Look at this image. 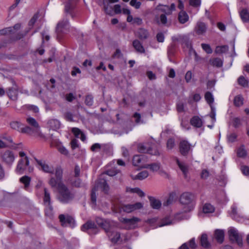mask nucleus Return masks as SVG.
<instances>
[{
	"mask_svg": "<svg viewBox=\"0 0 249 249\" xmlns=\"http://www.w3.org/2000/svg\"><path fill=\"white\" fill-rule=\"evenodd\" d=\"M71 131L76 138H80L83 142L86 141V137L80 129L77 127H73L71 129Z\"/></svg>",
	"mask_w": 249,
	"mask_h": 249,
	"instance_id": "27",
	"label": "nucleus"
},
{
	"mask_svg": "<svg viewBox=\"0 0 249 249\" xmlns=\"http://www.w3.org/2000/svg\"><path fill=\"white\" fill-rule=\"evenodd\" d=\"M37 18L38 15L36 14H35L34 16L32 18L30 19V20L29 22L28 25L31 28H32L34 25V24L36 23Z\"/></svg>",
	"mask_w": 249,
	"mask_h": 249,
	"instance_id": "61",
	"label": "nucleus"
},
{
	"mask_svg": "<svg viewBox=\"0 0 249 249\" xmlns=\"http://www.w3.org/2000/svg\"><path fill=\"white\" fill-rule=\"evenodd\" d=\"M201 245L204 248H208L210 244L208 241L207 235L206 234H203L200 238Z\"/></svg>",
	"mask_w": 249,
	"mask_h": 249,
	"instance_id": "42",
	"label": "nucleus"
},
{
	"mask_svg": "<svg viewBox=\"0 0 249 249\" xmlns=\"http://www.w3.org/2000/svg\"><path fill=\"white\" fill-rule=\"evenodd\" d=\"M161 164L160 162L146 164L142 166L143 168L149 169L152 172H157L160 168Z\"/></svg>",
	"mask_w": 249,
	"mask_h": 249,
	"instance_id": "25",
	"label": "nucleus"
},
{
	"mask_svg": "<svg viewBox=\"0 0 249 249\" xmlns=\"http://www.w3.org/2000/svg\"><path fill=\"white\" fill-rule=\"evenodd\" d=\"M173 222L169 217H167L163 218L160 223L157 226L159 227L172 224Z\"/></svg>",
	"mask_w": 249,
	"mask_h": 249,
	"instance_id": "46",
	"label": "nucleus"
},
{
	"mask_svg": "<svg viewBox=\"0 0 249 249\" xmlns=\"http://www.w3.org/2000/svg\"><path fill=\"white\" fill-rule=\"evenodd\" d=\"M166 145L168 149H172L175 146V140L173 139H169L167 142Z\"/></svg>",
	"mask_w": 249,
	"mask_h": 249,
	"instance_id": "60",
	"label": "nucleus"
},
{
	"mask_svg": "<svg viewBox=\"0 0 249 249\" xmlns=\"http://www.w3.org/2000/svg\"><path fill=\"white\" fill-rule=\"evenodd\" d=\"M138 150L139 152L142 153H149L153 155H159L160 153L157 149H153L149 147L147 144L140 143L138 145Z\"/></svg>",
	"mask_w": 249,
	"mask_h": 249,
	"instance_id": "13",
	"label": "nucleus"
},
{
	"mask_svg": "<svg viewBox=\"0 0 249 249\" xmlns=\"http://www.w3.org/2000/svg\"><path fill=\"white\" fill-rule=\"evenodd\" d=\"M62 170L60 168L57 167L56 168L55 175L56 178H57L58 180H61L62 177Z\"/></svg>",
	"mask_w": 249,
	"mask_h": 249,
	"instance_id": "57",
	"label": "nucleus"
},
{
	"mask_svg": "<svg viewBox=\"0 0 249 249\" xmlns=\"http://www.w3.org/2000/svg\"><path fill=\"white\" fill-rule=\"evenodd\" d=\"M38 165L40 167V169L46 173H52L53 172V167L50 166L46 164L45 162L39 160H36Z\"/></svg>",
	"mask_w": 249,
	"mask_h": 249,
	"instance_id": "22",
	"label": "nucleus"
},
{
	"mask_svg": "<svg viewBox=\"0 0 249 249\" xmlns=\"http://www.w3.org/2000/svg\"><path fill=\"white\" fill-rule=\"evenodd\" d=\"M133 117L135 118V122L137 124H144L145 122L141 119V115L139 113H135L133 115Z\"/></svg>",
	"mask_w": 249,
	"mask_h": 249,
	"instance_id": "50",
	"label": "nucleus"
},
{
	"mask_svg": "<svg viewBox=\"0 0 249 249\" xmlns=\"http://www.w3.org/2000/svg\"><path fill=\"white\" fill-rule=\"evenodd\" d=\"M189 4L192 6L198 7L200 6L201 0H190Z\"/></svg>",
	"mask_w": 249,
	"mask_h": 249,
	"instance_id": "59",
	"label": "nucleus"
},
{
	"mask_svg": "<svg viewBox=\"0 0 249 249\" xmlns=\"http://www.w3.org/2000/svg\"><path fill=\"white\" fill-rule=\"evenodd\" d=\"M126 191L128 192L136 193L140 197H143L145 196L144 193L139 188H127Z\"/></svg>",
	"mask_w": 249,
	"mask_h": 249,
	"instance_id": "41",
	"label": "nucleus"
},
{
	"mask_svg": "<svg viewBox=\"0 0 249 249\" xmlns=\"http://www.w3.org/2000/svg\"><path fill=\"white\" fill-rule=\"evenodd\" d=\"M229 50V47L227 45L217 46L215 50V53H226Z\"/></svg>",
	"mask_w": 249,
	"mask_h": 249,
	"instance_id": "43",
	"label": "nucleus"
},
{
	"mask_svg": "<svg viewBox=\"0 0 249 249\" xmlns=\"http://www.w3.org/2000/svg\"><path fill=\"white\" fill-rule=\"evenodd\" d=\"M234 105L236 107H240L243 104V98L240 95L236 96L234 99Z\"/></svg>",
	"mask_w": 249,
	"mask_h": 249,
	"instance_id": "45",
	"label": "nucleus"
},
{
	"mask_svg": "<svg viewBox=\"0 0 249 249\" xmlns=\"http://www.w3.org/2000/svg\"><path fill=\"white\" fill-rule=\"evenodd\" d=\"M85 103L88 106L90 107L93 104V97L91 95H88L86 97Z\"/></svg>",
	"mask_w": 249,
	"mask_h": 249,
	"instance_id": "51",
	"label": "nucleus"
},
{
	"mask_svg": "<svg viewBox=\"0 0 249 249\" xmlns=\"http://www.w3.org/2000/svg\"><path fill=\"white\" fill-rule=\"evenodd\" d=\"M31 180V178L27 176H24L19 179L20 182L24 184V188L26 190L28 188L30 184Z\"/></svg>",
	"mask_w": 249,
	"mask_h": 249,
	"instance_id": "36",
	"label": "nucleus"
},
{
	"mask_svg": "<svg viewBox=\"0 0 249 249\" xmlns=\"http://www.w3.org/2000/svg\"><path fill=\"white\" fill-rule=\"evenodd\" d=\"M191 124L196 127H201L202 125V120L198 116L193 117L190 120Z\"/></svg>",
	"mask_w": 249,
	"mask_h": 249,
	"instance_id": "33",
	"label": "nucleus"
},
{
	"mask_svg": "<svg viewBox=\"0 0 249 249\" xmlns=\"http://www.w3.org/2000/svg\"><path fill=\"white\" fill-rule=\"evenodd\" d=\"M143 207V204L141 202H137L133 204L124 205L122 206V210L126 213H129L134 211L140 209Z\"/></svg>",
	"mask_w": 249,
	"mask_h": 249,
	"instance_id": "14",
	"label": "nucleus"
},
{
	"mask_svg": "<svg viewBox=\"0 0 249 249\" xmlns=\"http://www.w3.org/2000/svg\"><path fill=\"white\" fill-rule=\"evenodd\" d=\"M214 236L217 241L221 244L224 239V232L221 230H216L214 232Z\"/></svg>",
	"mask_w": 249,
	"mask_h": 249,
	"instance_id": "31",
	"label": "nucleus"
},
{
	"mask_svg": "<svg viewBox=\"0 0 249 249\" xmlns=\"http://www.w3.org/2000/svg\"><path fill=\"white\" fill-rule=\"evenodd\" d=\"M157 10H160L161 11L164 12L166 14H170V8L167 5H162L159 4L156 8Z\"/></svg>",
	"mask_w": 249,
	"mask_h": 249,
	"instance_id": "44",
	"label": "nucleus"
},
{
	"mask_svg": "<svg viewBox=\"0 0 249 249\" xmlns=\"http://www.w3.org/2000/svg\"><path fill=\"white\" fill-rule=\"evenodd\" d=\"M65 118L68 121H73V115L70 112H67L64 114Z\"/></svg>",
	"mask_w": 249,
	"mask_h": 249,
	"instance_id": "64",
	"label": "nucleus"
},
{
	"mask_svg": "<svg viewBox=\"0 0 249 249\" xmlns=\"http://www.w3.org/2000/svg\"><path fill=\"white\" fill-rule=\"evenodd\" d=\"M105 144H101L98 143H95L92 145L90 147V150L92 152H97L101 148L105 146Z\"/></svg>",
	"mask_w": 249,
	"mask_h": 249,
	"instance_id": "48",
	"label": "nucleus"
},
{
	"mask_svg": "<svg viewBox=\"0 0 249 249\" xmlns=\"http://www.w3.org/2000/svg\"><path fill=\"white\" fill-rule=\"evenodd\" d=\"M44 195L43 202L44 205L47 207L46 212H52L53 210L51 201V195L47 188H44Z\"/></svg>",
	"mask_w": 249,
	"mask_h": 249,
	"instance_id": "15",
	"label": "nucleus"
},
{
	"mask_svg": "<svg viewBox=\"0 0 249 249\" xmlns=\"http://www.w3.org/2000/svg\"><path fill=\"white\" fill-rule=\"evenodd\" d=\"M81 229L83 231L88 230L96 231L97 226L94 222L89 220L81 226Z\"/></svg>",
	"mask_w": 249,
	"mask_h": 249,
	"instance_id": "20",
	"label": "nucleus"
},
{
	"mask_svg": "<svg viewBox=\"0 0 249 249\" xmlns=\"http://www.w3.org/2000/svg\"><path fill=\"white\" fill-rule=\"evenodd\" d=\"M174 160L176 161V163L178 165L179 169L183 173L185 178L187 177V175L188 172V167L183 162H180L178 159L177 157H174Z\"/></svg>",
	"mask_w": 249,
	"mask_h": 249,
	"instance_id": "24",
	"label": "nucleus"
},
{
	"mask_svg": "<svg viewBox=\"0 0 249 249\" xmlns=\"http://www.w3.org/2000/svg\"><path fill=\"white\" fill-rule=\"evenodd\" d=\"M60 183H62L61 180H58L57 178H51L49 181V184L52 188H54L57 186V189L58 184Z\"/></svg>",
	"mask_w": 249,
	"mask_h": 249,
	"instance_id": "47",
	"label": "nucleus"
},
{
	"mask_svg": "<svg viewBox=\"0 0 249 249\" xmlns=\"http://www.w3.org/2000/svg\"><path fill=\"white\" fill-rule=\"evenodd\" d=\"M240 17L243 22H249V12L247 9H243L239 12Z\"/></svg>",
	"mask_w": 249,
	"mask_h": 249,
	"instance_id": "29",
	"label": "nucleus"
},
{
	"mask_svg": "<svg viewBox=\"0 0 249 249\" xmlns=\"http://www.w3.org/2000/svg\"><path fill=\"white\" fill-rule=\"evenodd\" d=\"M97 224L101 226L106 232L110 241L115 244L120 238V234L116 231L109 221L98 218L96 219Z\"/></svg>",
	"mask_w": 249,
	"mask_h": 249,
	"instance_id": "2",
	"label": "nucleus"
},
{
	"mask_svg": "<svg viewBox=\"0 0 249 249\" xmlns=\"http://www.w3.org/2000/svg\"><path fill=\"white\" fill-rule=\"evenodd\" d=\"M141 4V2L137 0H131L130 2V5L135 7L136 9L140 8Z\"/></svg>",
	"mask_w": 249,
	"mask_h": 249,
	"instance_id": "58",
	"label": "nucleus"
},
{
	"mask_svg": "<svg viewBox=\"0 0 249 249\" xmlns=\"http://www.w3.org/2000/svg\"><path fill=\"white\" fill-rule=\"evenodd\" d=\"M146 161L144 155H135L133 158V164L134 166H141L143 163Z\"/></svg>",
	"mask_w": 249,
	"mask_h": 249,
	"instance_id": "23",
	"label": "nucleus"
},
{
	"mask_svg": "<svg viewBox=\"0 0 249 249\" xmlns=\"http://www.w3.org/2000/svg\"><path fill=\"white\" fill-rule=\"evenodd\" d=\"M26 121L27 124L29 125V128L32 129L30 133H27V134L34 136H40V133L39 132V126L36 119L33 117L29 116L27 117Z\"/></svg>",
	"mask_w": 249,
	"mask_h": 249,
	"instance_id": "5",
	"label": "nucleus"
},
{
	"mask_svg": "<svg viewBox=\"0 0 249 249\" xmlns=\"http://www.w3.org/2000/svg\"><path fill=\"white\" fill-rule=\"evenodd\" d=\"M227 137L229 142H233L235 141L237 136L235 133H231L228 135Z\"/></svg>",
	"mask_w": 249,
	"mask_h": 249,
	"instance_id": "63",
	"label": "nucleus"
},
{
	"mask_svg": "<svg viewBox=\"0 0 249 249\" xmlns=\"http://www.w3.org/2000/svg\"><path fill=\"white\" fill-rule=\"evenodd\" d=\"M10 127L14 130L22 133H30L32 129L28 125H25L19 121H13L10 123Z\"/></svg>",
	"mask_w": 249,
	"mask_h": 249,
	"instance_id": "6",
	"label": "nucleus"
},
{
	"mask_svg": "<svg viewBox=\"0 0 249 249\" xmlns=\"http://www.w3.org/2000/svg\"><path fill=\"white\" fill-rule=\"evenodd\" d=\"M194 196L191 193L185 192L180 196V202L184 205H189L188 211H191L193 208V202L194 200Z\"/></svg>",
	"mask_w": 249,
	"mask_h": 249,
	"instance_id": "7",
	"label": "nucleus"
},
{
	"mask_svg": "<svg viewBox=\"0 0 249 249\" xmlns=\"http://www.w3.org/2000/svg\"><path fill=\"white\" fill-rule=\"evenodd\" d=\"M155 20L158 24L165 25L167 22V17L164 14L160 15V18L155 17Z\"/></svg>",
	"mask_w": 249,
	"mask_h": 249,
	"instance_id": "40",
	"label": "nucleus"
},
{
	"mask_svg": "<svg viewBox=\"0 0 249 249\" xmlns=\"http://www.w3.org/2000/svg\"><path fill=\"white\" fill-rule=\"evenodd\" d=\"M133 46L137 52L140 53H144L145 52V50L139 40L137 39L134 40L133 42Z\"/></svg>",
	"mask_w": 249,
	"mask_h": 249,
	"instance_id": "32",
	"label": "nucleus"
},
{
	"mask_svg": "<svg viewBox=\"0 0 249 249\" xmlns=\"http://www.w3.org/2000/svg\"><path fill=\"white\" fill-rule=\"evenodd\" d=\"M75 4V0H69L65 4V12L70 14L72 18L74 17L73 10Z\"/></svg>",
	"mask_w": 249,
	"mask_h": 249,
	"instance_id": "18",
	"label": "nucleus"
},
{
	"mask_svg": "<svg viewBox=\"0 0 249 249\" xmlns=\"http://www.w3.org/2000/svg\"><path fill=\"white\" fill-rule=\"evenodd\" d=\"M190 149V145L186 141H182L179 143V151L181 155L186 156Z\"/></svg>",
	"mask_w": 249,
	"mask_h": 249,
	"instance_id": "19",
	"label": "nucleus"
},
{
	"mask_svg": "<svg viewBox=\"0 0 249 249\" xmlns=\"http://www.w3.org/2000/svg\"><path fill=\"white\" fill-rule=\"evenodd\" d=\"M174 202V196L170 194L167 200L163 202L164 206H168L173 204Z\"/></svg>",
	"mask_w": 249,
	"mask_h": 249,
	"instance_id": "52",
	"label": "nucleus"
},
{
	"mask_svg": "<svg viewBox=\"0 0 249 249\" xmlns=\"http://www.w3.org/2000/svg\"><path fill=\"white\" fill-rule=\"evenodd\" d=\"M24 107L28 110L32 111L34 113H37L39 110L37 107L34 105H27L24 106Z\"/></svg>",
	"mask_w": 249,
	"mask_h": 249,
	"instance_id": "56",
	"label": "nucleus"
},
{
	"mask_svg": "<svg viewBox=\"0 0 249 249\" xmlns=\"http://www.w3.org/2000/svg\"><path fill=\"white\" fill-rule=\"evenodd\" d=\"M33 171V168L29 166V160L28 157L21 158L18 162L15 172L17 174L21 175L26 172L31 173Z\"/></svg>",
	"mask_w": 249,
	"mask_h": 249,
	"instance_id": "3",
	"label": "nucleus"
},
{
	"mask_svg": "<svg viewBox=\"0 0 249 249\" xmlns=\"http://www.w3.org/2000/svg\"><path fill=\"white\" fill-rule=\"evenodd\" d=\"M207 27L203 22H198L195 28V30L197 34L203 35L206 31Z\"/></svg>",
	"mask_w": 249,
	"mask_h": 249,
	"instance_id": "28",
	"label": "nucleus"
},
{
	"mask_svg": "<svg viewBox=\"0 0 249 249\" xmlns=\"http://www.w3.org/2000/svg\"><path fill=\"white\" fill-rule=\"evenodd\" d=\"M241 170L242 173L245 176L249 175V167L245 165L241 166Z\"/></svg>",
	"mask_w": 249,
	"mask_h": 249,
	"instance_id": "62",
	"label": "nucleus"
},
{
	"mask_svg": "<svg viewBox=\"0 0 249 249\" xmlns=\"http://www.w3.org/2000/svg\"><path fill=\"white\" fill-rule=\"evenodd\" d=\"M214 211V207L210 203H206L203 206V212L205 213H213Z\"/></svg>",
	"mask_w": 249,
	"mask_h": 249,
	"instance_id": "38",
	"label": "nucleus"
},
{
	"mask_svg": "<svg viewBox=\"0 0 249 249\" xmlns=\"http://www.w3.org/2000/svg\"><path fill=\"white\" fill-rule=\"evenodd\" d=\"M205 99L208 104H209L211 107V111L210 114V117L212 119V122L214 123L215 122V115H216V109L213 106L212 104L214 101V98L212 94L207 91L205 94Z\"/></svg>",
	"mask_w": 249,
	"mask_h": 249,
	"instance_id": "9",
	"label": "nucleus"
},
{
	"mask_svg": "<svg viewBox=\"0 0 249 249\" xmlns=\"http://www.w3.org/2000/svg\"><path fill=\"white\" fill-rule=\"evenodd\" d=\"M238 82L239 84L243 87H246L248 86V82L243 76H241L239 77Z\"/></svg>",
	"mask_w": 249,
	"mask_h": 249,
	"instance_id": "54",
	"label": "nucleus"
},
{
	"mask_svg": "<svg viewBox=\"0 0 249 249\" xmlns=\"http://www.w3.org/2000/svg\"><path fill=\"white\" fill-rule=\"evenodd\" d=\"M149 175L148 171H142L133 178V179L142 180L146 178Z\"/></svg>",
	"mask_w": 249,
	"mask_h": 249,
	"instance_id": "39",
	"label": "nucleus"
},
{
	"mask_svg": "<svg viewBox=\"0 0 249 249\" xmlns=\"http://www.w3.org/2000/svg\"><path fill=\"white\" fill-rule=\"evenodd\" d=\"M1 158L6 164L11 166L15 161L16 156L12 151L8 150L1 154Z\"/></svg>",
	"mask_w": 249,
	"mask_h": 249,
	"instance_id": "12",
	"label": "nucleus"
},
{
	"mask_svg": "<svg viewBox=\"0 0 249 249\" xmlns=\"http://www.w3.org/2000/svg\"><path fill=\"white\" fill-rule=\"evenodd\" d=\"M57 200L62 204H68L71 202L75 197L72 190L69 188L63 183L58 184Z\"/></svg>",
	"mask_w": 249,
	"mask_h": 249,
	"instance_id": "1",
	"label": "nucleus"
},
{
	"mask_svg": "<svg viewBox=\"0 0 249 249\" xmlns=\"http://www.w3.org/2000/svg\"><path fill=\"white\" fill-rule=\"evenodd\" d=\"M228 234L231 241L236 243L239 246L242 245V237L236 229L230 228L228 231Z\"/></svg>",
	"mask_w": 249,
	"mask_h": 249,
	"instance_id": "8",
	"label": "nucleus"
},
{
	"mask_svg": "<svg viewBox=\"0 0 249 249\" xmlns=\"http://www.w3.org/2000/svg\"><path fill=\"white\" fill-rule=\"evenodd\" d=\"M149 199L150 205L153 209H159L160 208L161 203L159 200L156 199L155 198L152 196H149Z\"/></svg>",
	"mask_w": 249,
	"mask_h": 249,
	"instance_id": "34",
	"label": "nucleus"
},
{
	"mask_svg": "<svg viewBox=\"0 0 249 249\" xmlns=\"http://www.w3.org/2000/svg\"><path fill=\"white\" fill-rule=\"evenodd\" d=\"M201 47L203 50L207 53L211 54L213 53V50L211 46L208 44L202 43Z\"/></svg>",
	"mask_w": 249,
	"mask_h": 249,
	"instance_id": "53",
	"label": "nucleus"
},
{
	"mask_svg": "<svg viewBox=\"0 0 249 249\" xmlns=\"http://www.w3.org/2000/svg\"><path fill=\"white\" fill-rule=\"evenodd\" d=\"M178 19L180 23L184 24L188 21L189 16L186 12L181 11L178 13Z\"/></svg>",
	"mask_w": 249,
	"mask_h": 249,
	"instance_id": "30",
	"label": "nucleus"
},
{
	"mask_svg": "<svg viewBox=\"0 0 249 249\" xmlns=\"http://www.w3.org/2000/svg\"><path fill=\"white\" fill-rule=\"evenodd\" d=\"M100 188L102 191L107 193L109 187L107 183V181L104 179H100L98 180L96 186H95L92 190L91 193V201L92 203L96 205V192Z\"/></svg>",
	"mask_w": 249,
	"mask_h": 249,
	"instance_id": "4",
	"label": "nucleus"
},
{
	"mask_svg": "<svg viewBox=\"0 0 249 249\" xmlns=\"http://www.w3.org/2000/svg\"><path fill=\"white\" fill-rule=\"evenodd\" d=\"M18 89L16 87H11L8 89L7 94L10 99L16 101L18 99Z\"/></svg>",
	"mask_w": 249,
	"mask_h": 249,
	"instance_id": "21",
	"label": "nucleus"
},
{
	"mask_svg": "<svg viewBox=\"0 0 249 249\" xmlns=\"http://www.w3.org/2000/svg\"><path fill=\"white\" fill-rule=\"evenodd\" d=\"M141 221L138 217H133L131 218H123L122 222L128 226V229H135L137 227V224Z\"/></svg>",
	"mask_w": 249,
	"mask_h": 249,
	"instance_id": "16",
	"label": "nucleus"
},
{
	"mask_svg": "<svg viewBox=\"0 0 249 249\" xmlns=\"http://www.w3.org/2000/svg\"><path fill=\"white\" fill-rule=\"evenodd\" d=\"M59 219L63 227L69 226L73 228L75 226V220L71 216L62 214L59 215Z\"/></svg>",
	"mask_w": 249,
	"mask_h": 249,
	"instance_id": "11",
	"label": "nucleus"
},
{
	"mask_svg": "<svg viewBox=\"0 0 249 249\" xmlns=\"http://www.w3.org/2000/svg\"><path fill=\"white\" fill-rule=\"evenodd\" d=\"M209 62L211 65L218 68L222 67L223 64L222 60L219 58L211 59L209 60Z\"/></svg>",
	"mask_w": 249,
	"mask_h": 249,
	"instance_id": "37",
	"label": "nucleus"
},
{
	"mask_svg": "<svg viewBox=\"0 0 249 249\" xmlns=\"http://www.w3.org/2000/svg\"><path fill=\"white\" fill-rule=\"evenodd\" d=\"M237 156L239 157L244 158L247 155V152L244 146H242L237 149Z\"/></svg>",
	"mask_w": 249,
	"mask_h": 249,
	"instance_id": "49",
	"label": "nucleus"
},
{
	"mask_svg": "<svg viewBox=\"0 0 249 249\" xmlns=\"http://www.w3.org/2000/svg\"><path fill=\"white\" fill-rule=\"evenodd\" d=\"M69 28L70 24L68 19L65 18L57 23L56 31L58 35L67 34L69 31Z\"/></svg>",
	"mask_w": 249,
	"mask_h": 249,
	"instance_id": "10",
	"label": "nucleus"
},
{
	"mask_svg": "<svg viewBox=\"0 0 249 249\" xmlns=\"http://www.w3.org/2000/svg\"><path fill=\"white\" fill-rule=\"evenodd\" d=\"M137 36L141 40L147 39L149 36L148 31L144 28H140L137 32Z\"/></svg>",
	"mask_w": 249,
	"mask_h": 249,
	"instance_id": "26",
	"label": "nucleus"
},
{
	"mask_svg": "<svg viewBox=\"0 0 249 249\" xmlns=\"http://www.w3.org/2000/svg\"><path fill=\"white\" fill-rule=\"evenodd\" d=\"M48 124L53 130H56L60 127V123L59 121L56 119H52L49 121Z\"/></svg>",
	"mask_w": 249,
	"mask_h": 249,
	"instance_id": "35",
	"label": "nucleus"
},
{
	"mask_svg": "<svg viewBox=\"0 0 249 249\" xmlns=\"http://www.w3.org/2000/svg\"><path fill=\"white\" fill-rule=\"evenodd\" d=\"M12 32V27H9L0 30V36L11 34Z\"/></svg>",
	"mask_w": 249,
	"mask_h": 249,
	"instance_id": "55",
	"label": "nucleus"
},
{
	"mask_svg": "<svg viewBox=\"0 0 249 249\" xmlns=\"http://www.w3.org/2000/svg\"><path fill=\"white\" fill-rule=\"evenodd\" d=\"M51 145L55 147L58 151L63 155L67 156L69 154L68 150L64 147L62 145V143L57 139H53L51 142Z\"/></svg>",
	"mask_w": 249,
	"mask_h": 249,
	"instance_id": "17",
	"label": "nucleus"
}]
</instances>
